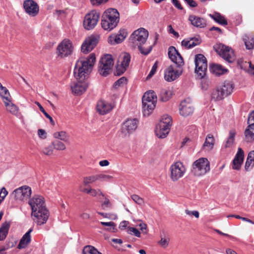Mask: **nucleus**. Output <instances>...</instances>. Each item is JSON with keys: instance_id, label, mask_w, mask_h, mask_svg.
<instances>
[{"instance_id": "50", "label": "nucleus", "mask_w": 254, "mask_h": 254, "mask_svg": "<svg viewBox=\"0 0 254 254\" xmlns=\"http://www.w3.org/2000/svg\"><path fill=\"white\" fill-rule=\"evenodd\" d=\"M131 199L137 204L141 205L144 203L143 199L136 194L131 195Z\"/></svg>"}, {"instance_id": "63", "label": "nucleus", "mask_w": 254, "mask_h": 254, "mask_svg": "<svg viewBox=\"0 0 254 254\" xmlns=\"http://www.w3.org/2000/svg\"><path fill=\"white\" fill-rule=\"evenodd\" d=\"M185 1L191 7H195L197 6V4L194 0H185Z\"/></svg>"}, {"instance_id": "48", "label": "nucleus", "mask_w": 254, "mask_h": 254, "mask_svg": "<svg viewBox=\"0 0 254 254\" xmlns=\"http://www.w3.org/2000/svg\"><path fill=\"white\" fill-rule=\"evenodd\" d=\"M54 149L53 145L51 143L48 146L46 147L43 149V152L46 155H51L53 153Z\"/></svg>"}, {"instance_id": "18", "label": "nucleus", "mask_w": 254, "mask_h": 254, "mask_svg": "<svg viewBox=\"0 0 254 254\" xmlns=\"http://www.w3.org/2000/svg\"><path fill=\"white\" fill-rule=\"evenodd\" d=\"M180 113L184 117L191 115L194 111V108L191 104V100L187 98L182 101L180 105Z\"/></svg>"}, {"instance_id": "49", "label": "nucleus", "mask_w": 254, "mask_h": 254, "mask_svg": "<svg viewBox=\"0 0 254 254\" xmlns=\"http://www.w3.org/2000/svg\"><path fill=\"white\" fill-rule=\"evenodd\" d=\"M36 104L38 105V106L39 107V109L41 111V112H42L44 115L48 118L50 120V122L51 123H54V121L52 119V118L46 112V111L45 110V109H44V108L42 107V106L39 103V102H36Z\"/></svg>"}, {"instance_id": "26", "label": "nucleus", "mask_w": 254, "mask_h": 254, "mask_svg": "<svg viewBox=\"0 0 254 254\" xmlns=\"http://www.w3.org/2000/svg\"><path fill=\"white\" fill-rule=\"evenodd\" d=\"M33 229L32 228L29 229L28 231L22 236L17 246V248L18 249L25 248L31 242V233Z\"/></svg>"}, {"instance_id": "31", "label": "nucleus", "mask_w": 254, "mask_h": 254, "mask_svg": "<svg viewBox=\"0 0 254 254\" xmlns=\"http://www.w3.org/2000/svg\"><path fill=\"white\" fill-rule=\"evenodd\" d=\"M234 88V83L232 81L226 80L223 84V96L227 97L233 92Z\"/></svg>"}, {"instance_id": "38", "label": "nucleus", "mask_w": 254, "mask_h": 254, "mask_svg": "<svg viewBox=\"0 0 254 254\" xmlns=\"http://www.w3.org/2000/svg\"><path fill=\"white\" fill-rule=\"evenodd\" d=\"M212 99L214 101H219L222 99V88L214 90L211 94Z\"/></svg>"}, {"instance_id": "51", "label": "nucleus", "mask_w": 254, "mask_h": 254, "mask_svg": "<svg viewBox=\"0 0 254 254\" xmlns=\"http://www.w3.org/2000/svg\"><path fill=\"white\" fill-rule=\"evenodd\" d=\"M169 243V239L168 238L161 237V240L158 242V244L163 248H166Z\"/></svg>"}, {"instance_id": "5", "label": "nucleus", "mask_w": 254, "mask_h": 254, "mask_svg": "<svg viewBox=\"0 0 254 254\" xmlns=\"http://www.w3.org/2000/svg\"><path fill=\"white\" fill-rule=\"evenodd\" d=\"M172 125L170 116L165 115L161 117L160 123L157 125L155 133L160 138H164L168 134Z\"/></svg>"}, {"instance_id": "54", "label": "nucleus", "mask_w": 254, "mask_h": 254, "mask_svg": "<svg viewBox=\"0 0 254 254\" xmlns=\"http://www.w3.org/2000/svg\"><path fill=\"white\" fill-rule=\"evenodd\" d=\"M101 224L104 226H108L110 227V230H113V231L115 229V223L112 221L105 222H101Z\"/></svg>"}, {"instance_id": "39", "label": "nucleus", "mask_w": 254, "mask_h": 254, "mask_svg": "<svg viewBox=\"0 0 254 254\" xmlns=\"http://www.w3.org/2000/svg\"><path fill=\"white\" fill-rule=\"evenodd\" d=\"M108 41L110 44L115 45L122 43L124 40L122 39L120 35L118 34L110 36L108 38Z\"/></svg>"}, {"instance_id": "28", "label": "nucleus", "mask_w": 254, "mask_h": 254, "mask_svg": "<svg viewBox=\"0 0 254 254\" xmlns=\"http://www.w3.org/2000/svg\"><path fill=\"white\" fill-rule=\"evenodd\" d=\"M7 97L8 100L2 99L6 107V110L11 114L17 116L18 114V107L11 102L10 94H9V96Z\"/></svg>"}, {"instance_id": "33", "label": "nucleus", "mask_w": 254, "mask_h": 254, "mask_svg": "<svg viewBox=\"0 0 254 254\" xmlns=\"http://www.w3.org/2000/svg\"><path fill=\"white\" fill-rule=\"evenodd\" d=\"M130 56L128 53H125L124 54L123 60L121 62V73H124L127 69V68L129 66L130 62Z\"/></svg>"}, {"instance_id": "15", "label": "nucleus", "mask_w": 254, "mask_h": 254, "mask_svg": "<svg viewBox=\"0 0 254 254\" xmlns=\"http://www.w3.org/2000/svg\"><path fill=\"white\" fill-rule=\"evenodd\" d=\"M32 211L47 208L44 198L39 194L34 195L28 200Z\"/></svg>"}, {"instance_id": "27", "label": "nucleus", "mask_w": 254, "mask_h": 254, "mask_svg": "<svg viewBox=\"0 0 254 254\" xmlns=\"http://www.w3.org/2000/svg\"><path fill=\"white\" fill-rule=\"evenodd\" d=\"M189 20L191 24L196 27L203 28L206 25L205 19L194 15H190Z\"/></svg>"}, {"instance_id": "29", "label": "nucleus", "mask_w": 254, "mask_h": 254, "mask_svg": "<svg viewBox=\"0 0 254 254\" xmlns=\"http://www.w3.org/2000/svg\"><path fill=\"white\" fill-rule=\"evenodd\" d=\"M254 166V150L250 151L248 154L245 165V170L248 172L251 171Z\"/></svg>"}, {"instance_id": "25", "label": "nucleus", "mask_w": 254, "mask_h": 254, "mask_svg": "<svg viewBox=\"0 0 254 254\" xmlns=\"http://www.w3.org/2000/svg\"><path fill=\"white\" fill-rule=\"evenodd\" d=\"M113 108L112 105L103 100H100L97 104V111L101 115L109 112Z\"/></svg>"}, {"instance_id": "19", "label": "nucleus", "mask_w": 254, "mask_h": 254, "mask_svg": "<svg viewBox=\"0 0 254 254\" xmlns=\"http://www.w3.org/2000/svg\"><path fill=\"white\" fill-rule=\"evenodd\" d=\"M138 120L136 119L127 120L123 123L122 126V131L126 135L133 132L138 126Z\"/></svg>"}, {"instance_id": "59", "label": "nucleus", "mask_w": 254, "mask_h": 254, "mask_svg": "<svg viewBox=\"0 0 254 254\" xmlns=\"http://www.w3.org/2000/svg\"><path fill=\"white\" fill-rule=\"evenodd\" d=\"M182 45L188 49L191 48L190 43V39H184L182 41Z\"/></svg>"}, {"instance_id": "36", "label": "nucleus", "mask_w": 254, "mask_h": 254, "mask_svg": "<svg viewBox=\"0 0 254 254\" xmlns=\"http://www.w3.org/2000/svg\"><path fill=\"white\" fill-rule=\"evenodd\" d=\"M172 96V92L169 89H162L160 91V97L161 101L166 102L168 101Z\"/></svg>"}, {"instance_id": "22", "label": "nucleus", "mask_w": 254, "mask_h": 254, "mask_svg": "<svg viewBox=\"0 0 254 254\" xmlns=\"http://www.w3.org/2000/svg\"><path fill=\"white\" fill-rule=\"evenodd\" d=\"M244 159V152L243 149L239 147L237 154L233 160L232 168L234 170H239L243 163Z\"/></svg>"}, {"instance_id": "55", "label": "nucleus", "mask_w": 254, "mask_h": 254, "mask_svg": "<svg viewBox=\"0 0 254 254\" xmlns=\"http://www.w3.org/2000/svg\"><path fill=\"white\" fill-rule=\"evenodd\" d=\"M190 43L192 48L199 45L200 43V40L197 38H191L190 39Z\"/></svg>"}, {"instance_id": "62", "label": "nucleus", "mask_w": 254, "mask_h": 254, "mask_svg": "<svg viewBox=\"0 0 254 254\" xmlns=\"http://www.w3.org/2000/svg\"><path fill=\"white\" fill-rule=\"evenodd\" d=\"M109 0H91V2L93 5H99V4L106 2Z\"/></svg>"}, {"instance_id": "44", "label": "nucleus", "mask_w": 254, "mask_h": 254, "mask_svg": "<svg viewBox=\"0 0 254 254\" xmlns=\"http://www.w3.org/2000/svg\"><path fill=\"white\" fill-rule=\"evenodd\" d=\"M97 180H99V177H97L96 175L85 177L83 180V184L84 186H86L88 184H91Z\"/></svg>"}, {"instance_id": "42", "label": "nucleus", "mask_w": 254, "mask_h": 254, "mask_svg": "<svg viewBox=\"0 0 254 254\" xmlns=\"http://www.w3.org/2000/svg\"><path fill=\"white\" fill-rule=\"evenodd\" d=\"M9 93L7 88L2 85L0 82V96L2 99L8 100Z\"/></svg>"}, {"instance_id": "4", "label": "nucleus", "mask_w": 254, "mask_h": 254, "mask_svg": "<svg viewBox=\"0 0 254 254\" xmlns=\"http://www.w3.org/2000/svg\"><path fill=\"white\" fill-rule=\"evenodd\" d=\"M157 102V96L154 91L145 92L142 98L143 114L148 116L154 109Z\"/></svg>"}, {"instance_id": "11", "label": "nucleus", "mask_w": 254, "mask_h": 254, "mask_svg": "<svg viewBox=\"0 0 254 254\" xmlns=\"http://www.w3.org/2000/svg\"><path fill=\"white\" fill-rule=\"evenodd\" d=\"M248 126L244 132L245 140L248 142L254 141V111L250 113L248 118Z\"/></svg>"}, {"instance_id": "47", "label": "nucleus", "mask_w": 254, "mask_h": 254, "mask_svg": "<svg viewBox=\"0 0 254 254\" xmlns=\"http://www.w3.org/2000/svg\"><path fill=\"white\" fill-rule=\"evenodd\" d=\"M127 82V79L125 77H122L117 80L114 84V87L116 88L123 85Z\"/></svg>"}, {"instance_id": "14", "label": "nucleus", "mask_w": 254, "mask_h": 254, "mask_svg": "<svg viewBox=\"0 0 254 254\" xmlns=\"http://www.w3.org/2000/svg\"><path fill=\"white\" fill-rule=\"evenodd\" d=\"M170 170L171 177L173 181H176L179 178L182 177L186 172L185 167L181 162H177L172 165Z\"/></svg>"}, {"instance_id": "37", "label": "nucleus", "mask_w": 254, "mask_h": 254, "mask_svg": "<svg viewBox=\"0 0 254 254\" xmlns=\"http://www.w3.org/2000/svg\"><path fill=\"white\" fill-rule=\"evenodd\" d=\"M236 134V130L234 129H232L229 131V135L228 138L227 140L226 141L225 147H229L231 146L235 140V137Z\"/></svg>"}, {"instance_id": "16", "label": "nucleus", "mask_w": 254, "mask_h": 254, "mask_svg": "<svg viewBox=\"0 0 254 254\" xmlns=\"http://www.w3.org/2000/svg\"><path fill=\"white\" fill-rule=\"evenodd\" d=\"M23 6L25 12L30 16H35L39 13V5L33 0H25L23 1Z\"/></svg>"}, {"instance_id": "20", "label": "nucleus", "mask_w": 254, "mask_h": 254, "mask_svg": "<svg viewBox=\"0 0 254 254\" xmlns=\"http://www.w3.org/2000/svg\"><path fill=\"white\" fill-rule=\"evenodd\" d=\"M98 42V38L95 36L88 37L82 44L81 50L84 54H87L91 51L97 45Z\"/></svg>"}, {"instance_id": "58", "label": "nucleus", "mask_w": 254, "mask_h": 254, "mask_svg": "<svg viewBox=\"0 0 254 254\" xmlns=\"http://www.w3.org/2000/svg\"><path fill=\"white\" fill-rule=\"evenodd\" d=\"M102 207L105 210L111 207V203L109 199L105 198V201L101 204Z\"/></svg>"}, {"instance_id": "13", "label": "nucleus", "mask_w": 254, "mask_h": 254, "mask_svg": "<svg viewBox=\"0 0 254 254\" xmlns=\"http://www.w3.org/2000/svg\"><path fill=\"white\" fill-rule=\"evenodd\" d=\"M49 215V212L47 208L35 210L31 212V216L33 217V219L38 225L45 224L48 220Z\"/></svg>"}, {"instance_id": "21", "label": "nucleus", "mask_w": 254, "mask_h": 254, "mask_svg": "<svg viewBox=\"0 0 254 254\" xmlns=\"http://www.w3.org/2000/svg\"><path fill=\"white\" fill-rule=\"evenodd\" d=\"M182 74V71L175 70L173 65L169 66L164 71V79L168 82H171L177 78Z\"/></svg>"}, {"instance_id": "45", "label": "nucleus", "mask_w": 254, "mask_h": 254, "mask_svg": "<svg viewBox=\"0 0 254 254\" xmlns=\"http://www.w3.org/2000/svg\"><path fill=\"white\" fill-rule=\"evenodd\" d=\"M127 232L128 234L133 235L137 237H140V233L139 231L135 228L130 227H127Z\"/></svg>"}, {"instance_id": "61", "label": "nucleus", "mask_w": 254, "mask_h": 254, "mask_svg": "<svg viewBox=\"0 0 254 254\" xmlns=\"http://www.w3.org/2000/svg\"><path fill=\"white\" fill-rule=\"evenodd\" d=\"M119 34L120 35L122 39L124 40L127 35V32L126 29H121L119 31Z\"/></svg>"}, {"instance_id": "60", "label": "nucleus", "mask_w": 254, "mask_h": 254, "mask_svg": "<svg viewBox=\"0 0 254 254\" xmlns=\"http://www.w3.org/2000/svg\"><path fill=\"white\" fill-rule=\"evenodd\" d=\"M38 136L41 139H45L46 138V132L45 130L43 129H39L38 130Z\"/></svg>"}, {"instance_id": "10", "label": "nucleus", "mask_w": 254, "mask_h": 254, "mask_svg": "<svg viewBox=\"0 0 254 254\" xmlns=\"http://www.w3.org/2000/svg\"><path fill=\"white\" fill-rule=\"evenodd\" d=\"M99 18V13L92 10L86 14L83 21V26L86 30H90L97 25Z\"/></svg>"}, {"instance_id": "35", "label": "nucleus", "mask_w": 254, "mask_h": 254, "mask_svg": "<svg viewBox=\"0 0 254 254\" xmlns=\"http://www.w3.org/2000/svg\"><path fill=\"white\" fill-rule=\"evenodd\" d=\"M246 47L248 50L253 49L254 47V37L253 35H246L244 37Z\"/></svg>"}, {"instance_id": "24", "label": "nucleus", "mask_w": 254, "mask_h": 254, "mask_svg": "<svg viewBox=\"0 0 254 254\" xmlns=\"http://www.w3.org/2000/svg\"><path fill=\"white\" fill-rule=\"evenodd\" d=\"M214 138L211 134H208L205 137V141L201 147V150L204 152H209L214 147Z\"/></svg>"}, {"instance_id": "53", "label": "nucleus", "mask_w": 254, "mask_h": 254, "mask_svg": "<svg viewBox=\"0 0 254 254\" xmlns=\"http://www.w3.org/2000/svg\"><path fill=\"white\" fill-rule=\"evenodd\" d=\"M157 68V62H155V63L152 66L150 71L149 72V74H148V75L147 76V79L151 78L154 74V73L156 71Z\"/></svg>"}, {"instance_id": "30", "label": "nucleus", "mask_w": 254, "mask_h": 254, "mask_svg": "<svg viewBox=\"0 0 254 254\" xmlns=\"http://www.w3.org/2000/svg\"><path fill=\"white\" fill-rule=\"evenodd\" d=\"M9 227V222L5 221L1 224L0 227V241L4 240L6 237Z\"/></svg>"}, {"instance_id": "9", "label": "nucleus", "mask_w": 254, "mask_h": 254, "mask_svg": "<svg viewBox=\"0 0 254 254\" xmlns=\"http://www.w3.org/2000/svg\"><path fill=\"white\" fill-rule=\"evenodd\" d=\"M31 188L24 186L15 189L10 195L17 200L24 201L27 200L31 195Z\"/></svg>"}, {"instance_id": "3", "label": "nucleus", "mask_w": 254, "mask_h": 254, "mask_svg": "<svg viewBox=\"0 0 254 254\" xmlns=\"http://www.w3.org/2000/svg\"><path fill=\"white\" fill-rule=\"evenodd\" d=\"M120 20V14L115 8H108L103 14L101 26L107 31H111L118 25Z\"/></svg>"}, {"instance_id": "12", "label": "nucleus", "mask_w": 254, "mask_h": 254, "mask_svg": "<svg viewBox=\"0 0 254 254\" xmlns=\"http://www.w3.org/2000/svg\"><path fill=\"white\" fill-rule=\"evenodd\" d=\"M73 50L71 42L64 39L58 46V56L61 58L66 57L72 54Z\"/></svg>"}, {"instance_id": "64", "label": "nucleus", "mask_w": 254, "mask_h": 254, "mask_svg": "<svg viewBox=\"0 0 254 254\" xmlns=\"http://www.w3.org/2000/svg\"><path fill=\"white\" fill-rule=\"evenodd\" d=\"M246 62H244L242 59H239L237 61V64L240 66L241 69H245L244 65L247 64Z\"/></svg>"}, {"instance_id": "6", "label": "nucleus", "mask_w": 254, "mask_h": 254, "mask_svg": "<svg viewBox=\"0 0 254 254\" xmlns=\"http://www.w3.org/2000/svg\"><path fill=\"white\" fill-rule=\"evenodd\" d=\"M210 170V163L206 158H200L195 161L191 166V173L195 176L205 175Z\"/></svg>"}, {"instance_id": "1", "label": "nucleus", "mask_w": 254, "mask_h": 254, "mask_svg": "<svg viewBox=\"0 0 254 254\" xmlns=\"http://www.w3.org/2000/svg\"><path fill=\"white\" fill-rule=\"evenodd\" d=\"M95 60V56L92 53L87 58H81L77 61L74 69V75L78 82L71 86L74 94L80 95L86 90L88 83L85 79L91 72Z\"/></svg>"}, {"instance_id": "2", "label": "nucleus", "mask_w": 254, "mask_h": 254, "mask_svg": "<svg viewBox=\"0 0 254 254\" xmlns=\"http://www.w3.org/2000/svg\"><path fill=\"white\" fill-rule=\"evenodd\" d=\"M148 37V32L143 28L134 31L130 35L129 41L132 47L138 48L140 52L144 55H147L152 50V47L145 49L142 46L145 43Z\"/></svg>"}, {"instance_id": "41", "label": "nucleus", "mask_w": 254, "mask_h": 254, "mask_svg": "<svg viewBox=\"0 0 254 254\" xmlns=\"http://www.w3.org/2000/svg\"><path fill=\"white\" fill-rule=\"evenodd\" d=\"M208 15L216 22L220 25H222V16L219 13L215 12L212 14H208Z\"/></svg>"}, {"instance_id": "32", "label": "nucleus", "mask_w": 254, "mask_h": 254, "mask_svg": "<svg viewBox=\"0 0 254 254\" xmlns=\"http://www.w3.org/2000/svg\"><path fill=\"white\" fill-rule=\"evenodd\" d=\"M209 70L211 73L217 76H219L222 74V66L219 64L215 63L210 64Z\"/></svg>"}, {"instance_id": "56", "label": "nucleus", "mask_w": 254, "mask_h": 254, "mask_svg": "<svg viewBox=\"0 0 254 254\" xmlns=\"http://www.w3.org/2000/svg\"><path fill=\"white\" fill-rule=\"evenodd\" d=\"M92 196H97L99 195H102V196H104V195L102 193L100 190H96L94 189H91V192L90 194Z\"/></svg>"}, {"instance_id": "23", "label": "nucleus", "mask_w": 254, "mask_h": 254, "mask_svg": "<svg viewBox=\"0 0 254 254\" xmlns=\"http://www.w3.org/2000/svg\"><path fill=\"white\" fill-rule=\"evenodd\" d=\"M236 58L234 50L230 47L223 44V59L229 63H233Z\"/></svg>"}, {"instance_id": "52", "label": "nucleus", "mask_w": 254, "mask_h": 254, "mask_svg": "<svg viewBox=\"0 0 254 254\" xmlns=\"http://www.w3.org/2000/svg\"><path fill=\"white\" fill-rule=\"evenodd\" d=\"M231 217H234L236 218L240 219L243 221H245L248 222L249 223H251L253 224H254V222L253 221L251 220L250 219L246 218V217H241V216H240L239 215H228L227 216V217H228V218Z\"/></svg>"}, {"instance_id": "57", "label": "nucleus", "mask_w": 254, "mask_h": 254, "mask_svg": "<svg viewBox=\"0 0 254 254\" xmlns=\"http://www.w3.org/2000/svg\"><path fill=\"white\" fill-rule=\"evenodd\" d=\"M7 194L8 191L6 190L5 188L4 187L2 188L0 191V199L1 200H3Z\"/></svg>"}, {"instance_id": "8", "label": "nucleus", "mask_w": 254, "mask_h": 254, "mask_svg": "<svg viewBox=\"0 0 254 254\" xmlns=\"http://www.w3.org/2000/svg\"><path fill=\"white\" fill-rule=\"evenodd\" d=\"M114 65V61L111 55H106L102 57L99 63L98 71L100 74L107 76Z\"/></svg>"}, {"instance_id": "43", "label": "nucleus", "mask_w": 254, "mask_h": 254, "mask_svg": "<svg viewBox=\"0 0 254 254\" xmlns=\"http://www.w3.org/2000/svg\"><path fill=\"white\" fill-rule=\"evenodd\" d=\"M54 148L57 150H64L65 149V145L64 143L59 141L56 140L52 143Z\"/></svg>"}, {"instance_id": "7", "label": "nucleus", "mask_w": 254, "mask_h": 254, "mask_svg": "<svg viewBox=\"0 0 254 254\" xmlns=\"http://www.w3.org/2000/svg\"><path fill=\"white\" fill-rule=\"evenodd\" d=\"M195 71L198 77L202 78L206 75L207 69V60L203 55L199 54L195 56Z\"/></svg>"}, {"instance_id": "46", "label": "nucleus", "mask_w": 254, "mask_h": 254, "mask_svg": "<svg viewBox=\"0 0 254 254\" xmlns=\"http://www.w3.org/2000/svg\"><path fill=\"white\" fill-rule=\"evenodd\" d=\"M213 49L220 57H222V44L221 43H216L214 45Z\"/></svg>"}, {"instance_id": "17", "label": "nucleus", "mask_w": 254, "mask_h": 254, "mask_svg": "<svg viewBox=\"0 0 254 254\" xmlns=\"http://www.w3.org/2000/svg\"><path fill=\"white\" fill-rule=\"evenodd\" d=\"M168 56L171 61L175 63L177 67H181L184 65L183 59L174 47L171 46L169 48Z\"/></svg>"}, {"instance_id": "40", "label": "nucleus", "mask_w": 254, "mask_h": 254, "mask_svg": "<svg viewBox=\"0 0 254 254\" xmlns=\"http://www.w3.org/2000/svg\"><path fill=\"white\" fill-rule=\"evenodd\" d=\"M83 254H102L94 247L90 245L84 247Z\"/></svg>"}, {"instance_id": "34", "label": "nucleus", "mask_w": 254, "mask_h": 254, "mask_svg": "<svg viewBox=\"0 0 254 254\" xmlns=\"http://www.w3.org/2000/svg\"><path fill=\"white\" fill-rule=\"evenodd\" d=\"M53 136L55 138L62 140L65 142H68L69 140V136L65 131L55 132L53 134Z\"/></svg>"}]
</instances>
